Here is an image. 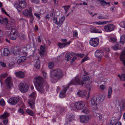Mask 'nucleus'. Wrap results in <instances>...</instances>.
<instances>
[{"instance_id": "nucleus-1", "label": "nucleus", "mask_w": 125, "mask_h": 125, "mask_svg": "<svg viewBox=\"0 0 125 125\" xmlns=\"http://www.w3.org/2000/svg\"><path fill=\"white\" fill-rule=\"evenodd\" d=\"M63 76L62 70L60 69H54L50 72V77L52 79L56 80L62 78Z\"/></svg>"}, {"instance_id": "nucleus-2", "label": "nucleus", "mask_w": 125, "mask_h": 125, "mask_svg": "<svg viewBox=\"0 0 125 125\" xmlns=\"http://www.w3.org/2000/svg\"><path fill=\"white\" fill-rule=\"evenodd\" d=\"M37 90L41 94L45 93L48 91L49 89V87L47 84H45L44 87L43 84L35 86Z\"/></svg>"}, {"instance_id": "nucleus-3", "label": "nucleus", "mask_w": 125, "mask_h": 125, "mask_svg": "<svg viewBox=\"0 0 125 125\" xmlns=\"http://www.w3.org/2000/svg\"><path fill=\"white\" fill-rule=\"evenodd\" d=\"M85 84V82H83V81L80 80L79 77L78 76H76L75 77L74 80H72L69 83L68 85L69 86L71 85H75L77 84L81 85H83Z\"/></svg>"}, {"instance_id": "nucleus-4", "label": "nucleus", "mask_w": 125, "mask_h": 125, "mask_svg": "<svg viewBox=\"0 0 125 125\" xmlns=\"http://www.w3.org/2000/svg\"><path fill=\"white\" fill-rule=\"evenodd\" d=\"M36 96V93L35 92H33L29 95L30 97L33 98L32 99H30L28 102V103L32 109H33L34 108L35 100L34 98Z\"/></svg>"}, {"instance_id": "nucleus-5", "label": "nucleus", "mask_w": 125, "mask_h": 125, "mask_svg": "<svg viewBox=\"0 0 125 125\" xmlns=\"http://www.w3.org/2000/svg\"><path fill=\"white\" fill-rule=\"evenodd\" d=\"M74 106L77 110H80L84 107L85 104L83 101H80L75 102L74 104Z\"/></svg>"}, {"instance_id": "nucleus-6", "label": "nucleus", "mask_w": 125, "mask_h": 125, "mask_svg": "<svg viewBox=\"0 0 125 125\" xmlns=\"http://www.w3.org/2000/svg\"><path fill=\"white\" fill-rule=\"evenodd\" d=\"M19 87L20 90L22 92H26L29 89V87L27 84L22 83L19 84Z\"/></svg>"}, {"instance_id": "nucleus-7", "label": "nucleus", "mask_w": 125, "mask_h": 125, "mask_svg": "<svg viewBox=\"0 0 125 125\" xmlns=\"http://www.w3.org/2000/svg\"><path fill=\"white\" fill-rule=\"evenodd\" d=\"M99 43V39L97 38H92L89 41L90 44L95 47L98 46Z\"/></svg>"}, {"instance_id": "nucleus-8", "label": "nucleus", "mask_w": 125, "mask_h": 125, "mask_svg": "<svg viewBox=\"0 0 125 125\" xmlns=\"http://www.w3.org/2000/svg\"><path fill=\"white\" fill-rule=\"evenodd\" d=\"M9 115V114L7 112H5L3 115L0 116V119H3V122L5 125H6L8 122V120L7 118Z\"/></svg>"}, {"instance_id": "nucleus-9", "label": "nucleus", "mask_w": 125, "mask_h": 125, "mask_svg": "<svg viewBox=\"0 0 125 125\" xmlns=\"http://www.w3.org/2000/svg\"><path fill=\"white\" fill-rule=\"evenodd\" d=\"M19 101L18 98L16 97H12L8 100V103L11 105H15L17 104Z\"/></svg>"}, {"instance_id": "nucleus-10", "label": "nucleus", "mask_w": 125, "mask_h": 125, "mask_svg": "<svg viewBox=\"0 0 125 125\" xmlns=\"http://www.w3.org/2000/svg\"><path fill=\"white\" fill-rule=\"evenodd\" d=\"M65 17H62L59 19V21H57V18L56 17H54L53 18V20L54 22L56 25H61L65 20Z\"/></svg>"}, {"instance_id": "nucleus-11", "label": "nucleus", "mask_w": 125, "mask_h": 125, "mask_svg": "<svg viewBox=\"0 0 125 125\" xmlns=\"http://www.w3.org/2000/svg\"><path fill=\"white\" fill-rule=\"evenodd\" d=\"M114 28V26L112 24H108L106 25L104 29L105 31L107 32H109L113 30Z\"/></svg>"}, {"instance_id": "nucleus-12", "label": "nucleus", "mask_w": 125, "mask_h": 125, "mask_svg": "<svg viewBox=\"0 0 125 125\" xmlns=\"http://www.w3.org/2000/svg\"><path fill=\"white\" fill-rule=\"evenodd\" d=\"M34 79L35 80V86L43 84V79L42 77L38 76L34 78Z\"/></svg>"}, {"instance_id": "nucleus-13", "label": "nucleus", "mask_w": 125, "mask_h": 125, "mask_svg": "<svg viewBox=\"0 0 125 125\" xmlns=\"http://www.w3.org/2000/svg\"><path fill=\"white\" fill-rule=\"evenodd\" d=\"M91 104L92 106L95 110L97 109L96 102L97 99L96 97H94L92 98L91 100Z\"/></svg>"}, {"instance_id": "nucleus-14", "label": "nucleus", "mask_w": 125, "mask_h": 125, "mask_svg": "<svg viewBox=\"0 0 125 125\" xmlns=\"http://www.w3.org/2000/svg\"><path fill=\"white\" fill-rule=\"evenodd\" d=\"M124 45V43L120 42L117 43L114 46L112 47V48L114 50H117L122 48Z\"/></svg>"}, {"instance_id": "nucleus-15", "label": "nucleus", "mask_w": 125, "mask_h": 125, "mask_svg": "<svg viewBox=\"0 0 125 125\" xmlns=\"http://www.w3.org/2000/svg\"><path fill=\"white\" fill-rule=\"evenodd\" d=\"M29 9V10L27 9L24 10L22 12L23 15L24 16L28 17L31 16L32 14V8L30 7Z\"/></svg>"}, {"instance_id": "nucleus-16", "label": "nucleus", "mask_w": 125, "mask_h": 125, "mask_svg": "<svg viewBox=\"0 0 125 125\" xmlns=\"http://www.w3.org/2000/svg\"><path fill=\"white\" fill-rule=\"evenodd\" d=\"M63 90L60 92L59 95L60 97L61 98H63L65 96V93L67 89L69 88V86L67 85L63 86Z\"/></svg>"}, {"instance_id": "nucleus-17", "label": "nucleus", "mask_w": 125, "mask_h": 125, "mask_svg": "<svg viewBox=\"0 0 125 125\" xmlns=\"http://www.w3.org/2000/svg\"><path fill=\"white\" fill-rule=\"evenodd\" d=\"M14 54L16 55L17 54H21L22 52V47H14L12 50Z\"/></svg>"}, {"instance_id": "nucleus-18", "label": "nucleus", "mask_w": 125, "mask_h": 125, "mask_svg": "<svg viewBox=\"0 0 125 125\" xmlns=\"http://www.w3.org/2000/svg\"><path fill=\"white\" fill-rule=\"evenodd\" d=\"M89 119V117L87 115H82L80 117V121L82 123H87Z\"/></svg>"}, {"instance_id": "nucleus-19", "label": "nucleus", "mask_w": 125, "mask_h": 125, "mask_svg": "<svg viewBox=\"0 0 125 125\" xmlns=\"http://www.w3.org/2000/svg\"><path fill=\"white\" fill-rule=\"evenodd\" d=\"M5 82L7 86L9 88L12 86L11 79L10 77H8L5 81Z\"/></svg>"}, {"instance_id": "nucleus-20", "label": "nucleus", "mask_w": 125, "mask_h": 125, "mask_svg": "<svg viewBox=\"0 0 125 125\" xmlns=\"http://www.w3.org/2000/svg\"><path fill=\"white\" fill-rule=\"evenodd\" d=\"M77 94L79 97H84L86 94V92L84 90H79L77 93Z\"/></svg>"}, {"instance_id": "nucleus-21", "label": "nucleus", "mask_w": 125, "mask_h": 125, "mask_svg": "<svg viewBox=\"0 0 125 125\" xmlns=\"http://www.w3.org/2000/svg\"><path fill=\"white\" fill-rule=\"evenodd\" d=\"M120 58L124 66H125V47L124 51L122 52L120 56Z\"/></svg>"}, {"instance_id": "nucleus-22", "label": "nucleus", "mask_w": 125, "mask_h": 125, "mask_svg": "<svg viewBox=\"0 0 125 125\" xmlns=\"http://www.w3.org/2000/svg\"><path fill=\"white\" fill-rule=\"evenodd\" d=\"M71 42L69 41L68 42L65 43L61 42H58V46L61 48H62L66 47V46L69 45Z\"/></svg>"}, {"instance_id": "nucleus-23", "label": "nucleus", "mask_w": 125, "mask_h": 125, "mask_svg": "<svg viewBox=\"0 0 125 125\" xmlns=\"http://www.w3.org/2000/svg\"><path fill=\"white\" fill-rule=\"evenodd\" d=\"M15 74L16 76L19 78H23L25 76L24 73L21 71L16 72Z\"/></svg>"}, {"instance_id": "nucleus-24", "label": "nucleus", "mask_w": 125, "mask_h": 125, "mask_svg": "<svg viewBox=\"0 0 125 125\" xmlns=\"http://www.w3.org/2000/svg\"><path fill=\"white\" fill-rule=\"evenodd\" d=\"M19 3L21 8L24 9L25 8L27 4L25 0H19Z\"/></svg>"}, {"instance_id": "nucleus-25", "label": "nucleus", "mask_w": 125, "mask_h": 125, "mask_svg": "<svg viewBox=\"0 0 125 125\" xmlns=\"http://www.w3.org/2000/svg\"><path fill=\"white\" fill-rule=\"evenodd\" d=\"M90 31L91 33H102V32L100 30H98L96 29V28L94 26H92L91 27L90 29Z\"/></svg>"}, {"instance_id": "nucleus-26", "label": "nucleus", "mask_w": 125, "mask_h": 125, "mask_svg": "<svg viewBox=\"0 0 125 125\" xmlns=\"http://www.w3.org/2000/svg\"><path fill=\"white\" fill-rule=\"evenodd\" d=\"M103 54L102 53V51L99 50H96L95 53V56L97 57H101Z\"/></svg>"}, {"instance_id": "nucleus-27", "label": "nucleus", "mask_w": 125, "mask_h": 125, "mask_svg": "<svg viewBox=\"0 0 125 125\" xmlns=\"http://www.w3.org/2000/svg\"><path fill=\"white\" fill-rule=\"evenodd\" d=\"M26 59V57L25 56L20 57L17 60V63L18 64H20L24 62Z\"/></svg>"}, {"instance_id": "nucleus-28", "label": "nucleus", "mask_w": 125, "mask_h": 125, "mask_svg": "<svg viewBox=\"0 0 125 125\" xmlns=\"http://www.w3.org/2000/svg\"><path fill=\"white\" fill-rule=\"evenodd\" d=\"M3 53L4 55L7 56L9 54L10 52L7 48H5L4 49Z\"/></svg>"}, {"instance_id": "nucleus-29", "label": "nucleus", "mask_w": 125, "mask_h": 125, "mask_svg": "<svg viewBox=\"0 0 125 125\" xmlns=\"http://www.w3.org/2000/svg\"><path fill=\"white\" fill-rule=\"evenodd\" d=\"M18 33V31L16 29H13L11 30L10 34L17 35Z\"/></svg>"}, {"instance_id": "nucleus-30", "label": "nucleus", "mask_w": 125, "mask_h": 125, "mask_svg": "<svg viewBox=\"0 0 125 125\" xmlns=\"http://www.w3.org/2000/svg\"><path fill=\"white\" fill-rule=\"evenodd\" d=\"M112 93V88L111 87H109L108 93V98H110L111 94Z\"/></svg>"}, {"instance_id": "nucleus-31", "label": "nucleus", "mask_w": 125, "mask_h": 125, "mask_svg": "<svg viewBox=\"0 0 125 125\" xmlns=\"http://www.w3.org/2000/svg\"><path fill=\"white\" fill-rule=\"evenodd\" d=\"M100 4L101 5L104 6H106L107 4L109 5H110V2H106L104 0H102L100 2Z\"/></svg>"}, {"instance_id": "nucleus-32", "label": "nucleus", "mask_w": 125, "mask_h": 125, "mask_svg": "<svg viewBox=\"0 0 125 125\" xmlns=\"http://www.w3.org/2000/svg\"><path fill=\"white\" fill-rule=\"evenodd\" d=\"M70 55V53H67L65 55V57L66 58L67 61L70 60L71 58V57Z\"/></svg>"}, {"instance_id": "nucleus-33", "label": "nucleus", "mask_w": 125, "mask_h": 125, "mask_svg": "<svg viewBox=\"0 0 125 125\" xmlns=\"http://www.w3.org/2000/svg\"><path fill=\"white\" fill-rule=\"evenodd\" d=\"M8 76L7 74L6 73L3 74L0 77V81L1 82V80L6 77Z\"/></svg>"}, {"instance_id": "nucleus-34", "label": "nucleus", "mask_w": 125, "mask_h": 125, "mask_svg": "<svg viewBox=\"0 0 125 125\" xmlns=\"http://www.w3.org/2000/svg\"><path fill=\"white\" fill-rule=\"evenodd\" d=\"M120 41L124 43H125V35H123L121 36Z\"/></svg>"}, {"instance_id": "nucleus-35", "label": "nucleus", "mask_w": 125, "mask_h": 125, "mask_svg": "<svg viewBox=\"0 0 125 125\" xmlns=\"http://www.w3.org/2000/svg\"><path fill=\"white\" fill-rule=\"evenodd\" d=\"M48 66L49 68L52 69L54 66V63L53 62H51L48 63Z\"/></svg>"}, {"instance_id": "nucleus-36", "label": "nucleus", "mask_w": 125, "mask_h": 125, "mask_svg": "<svg viewBox=\"0 0 125 125\" xmlns=\"http://www.w3.org/2000/svg\"><path fill=\"white\" fill-rule=\"evenodd\" d=\"M109 40V42H115L117 40L116 38L114 37H111Z\"/></svg>"}, {"instance_id": "nucleus-37", "label": "nucleus", "mask_w": 125, "mask_h": 125, "mask_svg": "<svg viewBox=\"0 0 125 125\" xmlns=\"http://www.w3.org/2000/svg\"><path fill=\"white\" fill-rule=\"evenodd\" d=\"M40 50L41 51L40 52V54H42V53H43L45 52V48L44 46L42 45H41L40 46Z\"/></svg>"}, {"instance_id": "nucleus-38", "label": "nucleus", "mask_w": 125, "mask_h": 125, "mask_svg": "<svg viewBox=\"0 0 125 125\" xmlns=\"http://www.w3.org/2000/svg\"><path fill=\"white\" fill-rule=\"evenodd\" d=\"M84 77H82L83 79V82H84L86 83L85 82L87 81H88L89 79V76H84Z\"/></svg>"}, {"instance_id": "nucleus-39", "label": "nucleus", "mask_w": 125, "mask_h": 125, "mask_svg": "<svg viewBox=\"0 0 125 125\" xmlns=\"http://www.w3.org/2000/svg\"><path fill=\"white\" fill-rule=\"evenodd\" d=\"M0 22L1 23H8V19L7 18L1 19L0 20Z\"/></svg>"}, {"instance_id": "nucleus-40", "label": "nucleus", "mask_w": 125, "mask_h": 125, "mask_svg": "<svg viewBox=\"0 0 125 125\" xmlns=\"http://www.w3.org/2000/svg\"><path fill=\"white\" fill-rule=\"evenodd\" d=\"M17 35H14L10 34V39L12 40H15L17 38Z\"/></svg>"}, {"instance_id": "nucleus-41", "label": "nucleus", "mask_w": 125, "mask_h": 125, "mask_svg": "<svg viewBox=\"0 0 125 125\" xmlns=\"http://www.w3.org/2000/svg\"><path fill=\"white\" fill-rule=\"evenodd\" d=\"M26 112L28 115L31 116H33V114L32 111L30 110H27L26 111Z\"/></svg>"}, {"instance_id": "nucleus-42", "label": "nucleus", "mask_w": 125, "mask_h": 125, "mask_svg": "<svg viewBox=\"0 0 125 125\" xmlns=\"http://www.w3.org/2000/svg\"><path fill=\"white\" fill-rule=\"evenodd\" d=\"M89 110L87 108H84L82 111V112L87 114L89 112Z\"/></svg>"}, {"instance_id": "nucleus-43", "label": "nucleus", "mask_w": 125, "mask_h": 125, "mask_svg": "<svg viewBox=\"0 0 125 125\" xmlns=\"http://www.w3.org/2000/svg\"><path fill=\"white\" fill-rule=\"evenodd\" d=\"M40 62L39 61L37 60L36 62L35 65V67L37 69H39L40 68Z\"/></svg>"}, {"instance_id": "nucleus-44", "label": "nucleus", "mask_w": 125, "mask_h": 125, "mask_svg": "<svg viewBox=\"0 0 125 125\" xmlns=\"http://www.w3.org/2000/svg\"><path fill=\"white\" fill-rule=\"evenodd\" d=\"M70 5H68L66 6H64L63 7L64 8V9L65 10V13L66 14L68 10L69 9L70 7Z\"/></svg>"}, {"instance_id": "nucleus-45", "label": "nucleus", "mask_w": 125, "mask_h": 125, "mask_svg": "<svg viewBox=\"0 0 125 125\" xmlns=\"http://www.w3.org/2000/svg\"><path fill=\"white\" fill-rule=\"evenodd\" d=\"M95 23L97 24L98 25H102L106 23V22L104 21L103 22H100V21L96 22Z\"/></svg>"}, {"instance_id": "nucleus-46", "label": "nucleus", "mask_w": 125, "mask_h": 125, "mask_svg": "<svg viewBox=\"0 0 125 125\" xmlns=\"http://www.w3.org/2000/svg\"><path fill=\"white\" fill-rule=\"evenodd\" d=\"M27 50V48L26 47H24V48H22V52L23 53H26V52L25 51Z\"/></svg>"}, {"instance_id": "nucleus-47", "label": "nucleus", "mask_w": 125, "mask_h": 125, "mask_svg": "<svg viewBox=\"0 0 125 125\" xmlns=\"http://www.w3.org/2000/svg\"><path fill=\"white\" fill-rule=\"evenodd\" d=\"M121 26L123 28H125V21H122L120 24Z\"/></svg>"}, {"instance_id": "nucleus-48", "label": "nucleus", "mask_w": 125, "mask_h": 125, "mask_svg": "<svg viewBox=\"0 0 125 125\" xmlns=\"http://www.w3.org/2000/svg\"><path fill=\"white\" fill-rule=\"evenodd\" d=\"M30 22L31 23H32L33 22V21L34 20V18L33 17V16L32 14L30 16Z\"/></svg>"}, {"instance_id": "nucleus-49", "label": "nucleus", "mask_w": 125, "mask_h": 125, "mask_svg": "<svg viewBox=\"0 0 125 125\" xmlns=\"http://www.w3.org/2000/svg\"><path fill=\"white\" fill-rule=\"evenodd\" d=\"M5 104V102L3 99H1L0 100V105H4Z\"/></svg>"}, {"instance_id": "nucleus-50", "label": "nucleus", "mask_w": 125, "mask_h": 125, "mask_svg": "<svg viewBox=\"0 0 125 125\" xmlns=\"http://www.w3.org/2000/svg\"><path fill=\"white\" fill-rule=\"evenodd\" d=\"M75 55L77 56L82 58L84 56V54L81 53H77L75 54Z\"/></svg>"}, {"instance_id": "nucleus-51", "label": "nucleus", "mask_w": 125, "mask_h": 125, "mask_svg": "<svg viewBox=\"0 0 125 125\" xmlns=\"http://www.w3.org/2000/svg\"><path fill=\"white\" fill-rule=\"evenodd\" d=\"M0 64L3 67H6V64L3 62L0 61Z\"/></svg>"}, {"instance_id": "nucleus-52", "label": "nucleus", "mask_w": 125, "mask_h": 125, "mask_svg": "<svg viewBox=\"0 0 125 125\" xmlns=\"http://www.w3.org/2000/svg\"><path fill=\"white\" fill-rule=\"evenodd\" d=\"M100 88L101 90H103L105 89L106 86L104 85H101L100 86Z\"/></svg>"}, {"instance_id": "nucleus-53", "label": "nucleus", "mask_w": 125, "mask_h": 125, "mask_svg": "<svg viewBox=\"0 0 125 125\" xmlns=\"http://www.w3.org/2000/svg\"><path fill=\"white\" fill-rule=\"evenodd\" d=\"M86 87L87 89L90 91L91 89V86L90 85L87 84L86 86Z\"/></svg>"}, {"instance_id": "nucleus-54", "label": "nucleus", "mask_w": 125, "mask_h": 125, "mask_svg": "<svg viewBox=\"0 0 125 125\" xmlns=\"http://www.w3.org/2000/svg\"><path fill=\"white\" fill-rule=\"evenodd\" d=\"M114 120H115V118L114 117H113L111 120L110 123V124L112 125H113L115 122V121H114Z\"/></svg>"}, {"instance_id": "nucleus-55", "label": "nucleus", "mask_w": 125, "mask_h": 125, "mask_svg": "<svg viewBox=\"0 0 125 125\" xmlns=\"http://www.w3.org/2000/svg\"><path fill=\"white\" fill-rule=\"evenodd\" d=\"M121 80H125V73H123L121 75Z\"/></svg>"}, {"instance_id": "nucleus-56", "label": "nucleus", "mask_w": 125, "mask_h": 125, "mask_svg": "<svg viewBox=\"0 0 125 125\" xmlns=\"http://www.w3.org/2000/svg\"><path fill=\"white\" fill-rule=\"evenodd\" d=\"M18 112L22 114H23L24 113V111L22 109H19L18 110Z\"/></svg>"}, {"instance_id": "nucleus-57", "label": "nucleus", "mask_w": 125, "mask_h": 125, "mask_svg": "<svg viewBox=\"0 0 125 125\" xmlns=\"http://www.w3.org/2000/svg\"><path fill=\"white\" fill-rule=\"evenodd\" d=\"M31 1L35 4H37L39 2V0H31Z\"/></svg>"}, {"instance_id": "nucleus-58", "label": "nucleus", "mask_w": 125, "mask_h": 125, "mask_svg": "<svg viewBox=\"0 0 125 125\" xmlns=\"http://www.w3.org/2000/svg\"><path fill=\"white\" fill-rule=\"evenodd\" d=\"M77 58L76 56H74L73 58L71 60V63H72Z\"/></svg>"}, {"instance_id": "nucleus-59", "label": "nucleus", "mask_w": 125, "mask_h": 125, "mask_svg": "<svg viewBox=\"0 0 125 125\" xmlns=\"http://www.w3.org/2000/svg\"><path fill=\"white\" fill-rule=\"evenodd\" d=\"M78 35V33L77 31H75L73 32V37H75L77 36Z\"/></svg>"}, {"instance_id": "nucleus-60", "label": "nucleus", "mask_w": 125, "mask_h": 125, "mask_svg": "<svg viewBox=\"0 0 125 125\" xmlns=\"http://www.w3.org/2000/svg\"><path fill=\"white\" fill-rule=\"evenodd\" d=\"M21 38L24 40H25L26 38V36L24 34H22L21 36Z\"/></svg>"}, {"instance_id": "nucleus-61", "label": "nucleus", "mask_w": 125, "mask_h": 125, "mask_svg": "<svg viewBox=\"0 0 125 125\" xmlns=\"http://www.w3.org/2000/svg\"><path fill=\"white\" fill-rule=\"evenodd\" d=\"M14 6L16 9H17L19 7V6H20V5L17 3H15L14 5Z\"/></svg>"}, {"instance_id": "nucleus-62", "label": "nucleus", "mask_w": 125, "mask_h": 125, "mask_svg": "<svg viewBox=\"0 0 125 125\" xmlns=\"http://www.w3.org/2000/svg\"><path fill=\"white\" fill-rule=\"evenodd\" d=\"M42 73L44 77V78H46V77L47 73L44 72H43Z\"/></svg>"}, {"instance_id": "nucleus-63", "label": "nucleus", "mask_w": 125, "mask_h": 125, "mask_svg": "<svg viewBox=\"0 0 125 125\" xmlns=\"http://www.w3.org/2000/svg\"><path fill=\"white\" fill-rule=\"evenodd\" d=\"M34 15L38 19H40V17L39 16V15L36 13H35L34 14Z\"/></svg>"}, {"instance_id": "nucleus-64", "label": "nucleus", "mask_w": 125, "mask_h": 125, "mask_svg": "<svg viewBox=\"0 0 125 125\" xmlns=\"http://www.w3.org/2000/svg\"><path fill=\"white\" fill-rule=\"evenodd\" d=\"M1 10L2 12H3L6 15H8V14L7 13L6 11L3 8H1Z\"/></svg>"}]
</instances>
